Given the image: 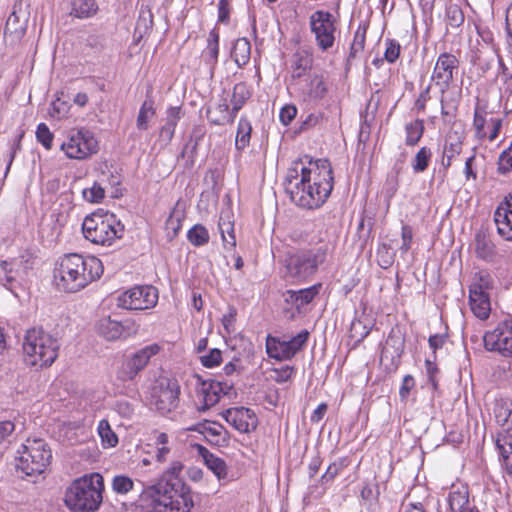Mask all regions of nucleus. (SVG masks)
<instances>
[{
	"instance_id": "1",
	"label": "nucleus",
	"mask_w": 512,
	"mask_h": 512,
	"mask_svg": "<svg viewBox=\"0 0 512 512\" xmlns=\"http://www.w3.org/2000/svg\"><path fill=\"white\" fill-rule=\"evenodd\" d=\"M310 167L288 170L285 192L296 206L315 210L322 207L334 188V172L327 158L310 159Z\"/></svg>"
},
{
	"instance_id": "2",
	"label": "nucleus",
	"mask_w": 512,
	"mask_h": 512,
	"mask_svg": "<svg viewBox=\"0 0 512 512\" xmlns=\"http://www.w3.org/2000/svg\"><path fill=\"white\" fill-rule=\"evenodd\" d=\"M184 465L170 464L158 481L143 491L152 498L151 512H190L193 498L190 487L180 477Z\"/></svg>"
},
{
	"instance_id": "3",
	"label": "nucleus",
	"mask_w": 512,
	"mask_h": 512,
	"mask_svg": "<svg viewBox=\"0 0 512 512\" xmlns=\"http://www.w3.org/2000/svg\"><path fill=\"white\" fill-rule=\"evenodd\" d=\"M103 274V264L95 256L83 257L77 253L66 254L60 258L55 270L58 288L68 293L84 289Z\"/></svg>"
},
{
	"instance_id": "4",
	"label": "nucleus",
	"mask_w": 512,
	"mask_h": 512,
	"mask_svg": "<svg viewBox=\"0 0 512 512\" xmlns=\"http://www.w3.org/2000/svg\"><path fill=\"white\" fill-rule=\"evenodd\" d=\"M104 480L99 473L84 475L72 482L65 493V504L73 512H95L103 500Z\"/></svg>"
},
{
	"instance_id": "5",
	"label": "nucleus",
	"mask_w": 512,
	"mask_h": 512,
	"mask_svg": "<svg viewBox=\"0 0 512 512\" xmlns=\"http://www.w3.org/2000/svg\"><path fill=\"white\" fill-rule=\"evenodd\" d=\"M328 254V244L325 243L289 252L284 260L285 277L293 282L310 280L326 262Z\"/></svg>"
},
{
	"instance_id": "6",
	"label": "nucleus",
	"mask_w": 512,
	"mask_h": 512,
	"mask_svg": "<svg viewBox=\"0 0 512 512\" xmlns=\"http://www.w3.org/2000/svg\"><path fill=\"white\" fill-rule=\"evenodd\" d=\"M59 340L42 328H32L26 332L23 351L28 365L50 367L58 357Z\"/></svg>"
},
{
	"instance_id": "7",
	"label": "nucleus",
	"mask_w": 512,
	"mask_h": 512,
	"mask_svg": "<svg viewBox=\"0 0 512 512\" xmlns=\"http://www.w3.org/2000/svg\"><path fill=\"white\" fill-rule=\"evenodd\" d=\"M84 237L91 243L111 245L115 239L121 238L124 225L110 213H92L82 223Z\"/></svg>"
},
{
	"instance_id": "8",
	"label": "nucleus",
	"mask_w": 512,
	"mask_h": 512,
	"mask_svg": "<svg viewBox=\"0 0 512 512\" xmlns=\"http://www.w3.org/2000/svg\"><path fill=\"white\" fill-rule=\"evenodd\" d=\"M17 454L16 469L24 476L40 475L52 459L51 449L43 439H27Z\"/></svg>"
},
{
	"instance_id": "9",
	"label": "nucleus",
	"mask_w": 512,
	"mask_h": 512,
	"mask_svg": "<svg viewBox=\"0 0 512 512\" xmlns=\"http://www.w3.org/2000/svg\"><path fill=\"white\" fill-rule=\"evenodd\" d=\"M309 331L301 330L289 340H281L279 337L268 335L266 338V353L270 358L278 361L292 359L307 344Z\"/></svg>"
},
{
	"instance_id": "10",
	"label": "nucleus",
	"mask_w": 512,
	"mask_h": 512,
	"mask_svg": "<svg viewBox=\"0 0 512 512\" xmlns=\"http://www.w3.org/2000/svg\"><path fill=\"white\" fill-rule=\"evenodd\" d=\"M158 302V290L152 285L134 286L117 297V306L127 310L153 308Z\"/></svg>"
},
{
	"instance_id": "11",
	"label": "nucleus",
	"mask_w": 512,
	"mask_h": 512,
	"mask_svg": "<svg viewBox=\"0 0 512 512\" xmlns=\"http://www.w3.org/2000/svg\"><path fill=\"white\" fill-rule=\"evenodd\" d=\"M335 18L329 11L317 10L309 17L311 32L315 35L318 48L327 51L335 42Z\"/></svg>"
},
{
	"instance_id": "12",
	"label": "nucleus",
	"mask_w": 512,
	"mask_h": 512,
	"mask_svg": "<svg viewBox=\"0 0 512 512\" xmlns=\"http://www.w3.org/2000/svg\"><path fill=\"white\" fill-rule=\"evenodd\" d=\"M60 148L68 158L84 159L97 153L98 142L89 130L80 129L72 131Z\"/></svg>"
},
{
	"instance_id": "13",
	"label": "nucleus",
	"mask_w": 512,
	"mask_h": 512,
	"mask_svg": "<svg viewBox=\"0 0 512 512\" xmlns=\"http://www.w3.org/2000/svg\"><path fill=\"white\" fill-rule=\"evenodd\" d=\"M159 351L158 344H151L127 356L118 371V379L123 382L134 380L148 365L151 357L158 354Z\"/></svg>"
},
{
	"instance_id": "14",
	"label": "nucleus",
	"mask_w": 512,
	"mask_h": 512,
	"mask_svg": "<svg viewBox=\"0 0 512 512\" xmlns=\"http://www.w3.org/2000/svg\"><path fill=\"white\" fill-rule=\"evenodd\" d=\"M483 342L487 350L512 357V317L507 316L494 330L486 332Z\"/></svg>"
},
{
	"instance_id": "15",
	"label": "nucleus",
	"mask_w": 512,
	"mask_h": 512,
	"mask_svg": "<svg viewBox=\"0 0 512 512\" xmlns=\"http://www.w3.org/2000/svg\"><path fill=\"white\" fill-rule=\"evenodd\" d=\"M180 386L175 379H164L152 390V404L165 415L178 407Z\"/></svg>"
},
{
	"instance_id": "16",
	"label": "nucleus",
	"mask_w": 512,
	"mask_h": 512,
	"mask_svg": "<svg viewBox=\"0 0 512 512\" xmlns=\"http://www.w3.org/2000/svg\"><path fill=\"white\" fill-rule=\"evenodd\" d=\"M405 348V336L398 327L392 328L381 351L380 360L388 371H396Z\"/></svg>"
},
{
	"instance_id": "17",
	"label": "nucleus",
	"mask_w": 512,
	"mask_h": 512,
	"mask_svg": "<svg viewBox=\"0 0 512 512\" xmlns=\"http://www.w3.org/2000/svg\"><path fill=\"white\" fill-rule=\"evenodd\" d=\"M138 326L133 320L118 321L110 316L103 317L97 322V331L99 335L108 341L118 340L135 334Z\"/></svg>"
},
{
	"instance_id": "18",
	"label": "nucleus",
	"mask_w": 512,
	"mask_h": 512,
	"mask_svg": "<svg viewBox=\"0 0 512 512\" xmlns=\"http://www.w3.org/2000/svg\"><path fill=\"white\" fill-rule=\"evenodd\" d=\"M458 59L449 53H442L439 55L431 80L440 87V92L443 95L453 81V72L458 69Z\"/></svg>"
},
{
	"instance_id": "19",
	"label": "nucleus",
	"mask_w": 512,
	"mask_h": 512,
	"mask_svg": "<svg viewBox=\"0 0 512 512\" xmlns=\"http://www.w3.org/2000/svg\"><path fill=\"white\" fill-rule=\"evenodd\" d=\"M329 84L323 73H309L301 88V96L304 102L319 104L328 94Z\"/></svg>"
},
{
	"instance_id": "20",
	"label": "nucleus",
	"mask_w": 512,
	"mask_h": 512,
	"mask_svg": "<svg viewBox=\"0 0 512 512\" xmlns=\"http://www.w3.org/2000/svg\"><path fill=\"white\" fill-rule=\"evenodd\" d=\"M222 417L240 433H250L258 426V419L254 411L243 406L223 411Z\"/></svg>"
},
{
	"instance_id": "21",
	"label": "nucleus",
	"mask_w": 512,
	"mask_h": 512,
	"mask_svg": "<svg viewBox=\"0 0 512 512\" xmlns=\"http://www.w3.org/2000/svg\"><path fill=\"white\" fill-rule=\"evenodd\" d=\"M193 377L196 379V389L203 399V403L198 410L205 412L219 402L221 393H225L223 390V382L212 379L204 380L198 374H194Z\"/></svg>"
},
{
	"instance_id": "22",
	"label": "nucleus",
	"mask_w": 512,
	"mask_h": 512,
	"mask_svg": "<svg viewBox=\"0 0 512 512\" xmlns=\"http://www.w3.org/2000/svg\"><path fill=\"white\" fill-rule=\"evenodd\" d=\"M486 290L487 285H483L482 283H473L469 289L471 311L481 320H486L491 312L490 298Z\"/></svg>"
},
{
	"instance_id": "23",
	"label": "nucleus",
	"mask_w": 512,
	"mask_h": 512,
	"mask_svg": "<svg viewBox=\"0 0 512 512\" xmlns=\"http://www.w3.org/2000/svg\"><path fill=\"white\" fill-rule=\"evenodd\" d=\"M190 430L203 434L205 439L212 445L226 447L229 444L230 433L220 423L204 420Z\"/></svg>"
},
{
	"instance_id": "24",
	"label": "nucleus",
	"mask_w": 512,
	"mask_h": 512,
	"mask_svg": "<svg viewBox=\"0 0 512 512\" xmlns=\"http://www.w3.org/2000/svg\"><path fill=\"white\" fill-rule=\"evenodd\" d=\"M321 287L322 284L317 283L300 290H287L284 293L285 302L295 307V309L300 313L303 307L310 304L315 299L319 294Z\"/></svg>"
},
{
	"instance_id": "25",
	"label": "nucleus",
	"mask_w": 512,
	"mask_h": 512,
	"mask_svg": "<svg viewBox=\"0 0 512 512\" xmlns=\"http://www.w3.org/2000/svg\"><path fill=\"white\" fill-rule=\"evenodd\" d=\"M196 448L199 456L202 457L207 468L213 472V474L220 482L227 483L232 480L228 475V467L226 462L222 458L217 457L206 447L200 444H197Z\"/></svg>"
},
{
	"instance_id": "26",
	"label": "nucleus",
	"mask_w": 512,
	"mask_h": 512,
	"mask_svg": "<svg viewBox=\"0 0 512 512\" xmlns=\"http://www.w3.org/2000/svg\"><path fill=\"white\" fill-rule=\"evenodd\" d=\"M494 222L498 234L512 241V201H503L494 212Z\"/></svg>"
},
{
	"instance_id": "27",
	"label": "nucleus",
	"mask_w": 512,
	"mask_h": 512,
	"mask_svg": "<svg viewBox=\"0 0 512 512\" xmlns=\"http://www.w3.org/2000/svg\"><path fill=\"white\" fill-rule=\"evenodd\" d=\"M206 134V128L204 125H195L192 128L189 140L187 141L183 151L181 152V157L187 156V166L192 167L195 163L197 149L200 142L203 140Z\"/></svg>"
},
{
	"instance_id": "28",
	"label": "nucleus",
	"mask_w": 512,
	"mask_h": 512,
	"mask_svg": "<svg viewBox=\"0 0 512 512\" xmlns=\"http://www.w3.org/2000/svg\"><path fill=\"white\" fill-rule=\"evenodd\" d=\"M448 503L451 512H463L469 504L468 486L464 484L452 485Z\"/></svg>"
},
{
	"instance_id": "29",
	"label": "nucleus",
	"mask_w": 512,
	"mask_h": 512,
	"mask_svg": "<svg viewBox=\"0 0 512 512\" xmlns=\"http://www.w3.org/2000/svg\"><path fill=\"white\" fill-rule=\"evenodd\" d=\"M455 139L449 143H446L443 151V157H442V167L443 169L439 171V173H442V180L446 177L447 170L452 164L453 159L458 156L462 151V144L463 141L461 139V136H459L457 133H454Z\"/></svg>"
},
{
	"instance_id": "30",
	"label": "nucleus",
	"mask_w": 512,
	"mask_h": 512,
	"mask_svg": "<svg viewBox=\"0 0 512 512\" xmlns=\"http://www.w3.org/2000/svg\"><path fill=\"white\" fill-rule=\"evenodd\" d=\"M219 30L213 28L208 35L206 48L203 50V58L207 65L214 68L218 63L219 56Z\"/></svg>"
},
{
	"instance_id": "31",
	"label": "nucleus",
	"mask_w": 512,
	"mask_h": 512,
	"mask_svg": "<svg viewBox=\"0 0 512 512\" xmlns=\"http://www.w3.org/2000/svg\"><path fill=\"white\" fill-rule=\"evenodd\" d=\"M313 65V57L306 51L296 52L293 55L291 64L292 78L300 79L308 75L307 72L311 70Z\"/></svg>"
},
{
	"instance_id": "32",
	"label": "nucleus",
	"mask_w": 512,
	"mask_h": 512,
	"mask_svg": "<svg viewBox=\"0 0 512 512\" xmlns=\"http://www.w3.org/2000/svg\"><path fill=\"white\" fill-rule=\"evenodd\" d=\"M251 55V44L247 38H238L231 50V57L238 67L245 66Z\"/></svg>"
},
{
	"instance_id": "33",
	"label": "nucleus",
	"mask_w": 512,
	"mask_h": 512,
	"mask_svg": "<svg viewBox=\"0 0 512 512\" xmlns=\"http://www.w3.org/2000/svg\"><path fill=\"white\" fill-rule=\"evenodd\" d=\"M206 117L212 125L223 126L231 124L229 117V105L226 99H223L216 107L207 109Z\"/></svg>"
},
{
	"instance_id": "34",
	"label": "nucleus",
	"mask_w": 512,
	"mask_h": 512,
	"mask_svg": "<svg viewBox=\"0 0 512 512\" xmlns=\"http://www.w3.org/2000/svg\"><path fill=\"white\" fill-rule=\"evenodd\" d=\"M251 133V122L246 117L242 116L238 122L237 133L235 138V148L238 152L244 151L249 146Z\"/></svg>"
},
{
	"instance_id": "35",
	"label": "nucleus",
	"mask_w": 512,
	"mask_h": 512,
	"mask_svg": "<svg viewBox=\"0 0 512 512\" xmlns=\"http://www.w3.org/2000/svg\"><path fill=\"white\" fill-rule=\"evenodd\" d=\"M475 251L477 257L491 261L495 255V246L484 233L478 232L475 235Z\"/></svg>"
},
{
	"instance_id": "36",
	"label": "nucleus",
	"mask_w": 512,
	"mask_h": 512,
	"mask_svg": "<svg viewBox=\"0 0 512 512\" xmlns=\"http://www.w3.org/2000/svg\"><path fill=\"white\" fill-rule=\"evenodd\" d=\"M505 470L512 476V442L506 436L498 437L495 442Z\"/></svg>"
},
{
	"instance_id": "37",
	"label": "nucleus",
	"mask_w": 512,
	"mask_h": 512,
	"mask_svg": "<svg viewBox=\"0 0 512 512\" xmlns=\"http://www.w3.org/2000/svg\"><path fill=\"white\" fill-rule=\"evenodd\" d=\"M96 0H72V14L77 18H89L98 11Z\"/></svg>"
},
{
	"instance_id": "38",
	"label": "nucleus",
	"mask_w": 512,
	"mask_h": 512,
	"mask_svg": "<svg viewBox=\"0 0 512 512\" xmlns=\"http://www.w3.org/2000/svg\"><path fill=\"white\" fill-rule=\"evenodd\" d=\"M425 131L424 121L422 119H416L405 125V144L407 146H416L422 138Z\"/></svg>"
},
{
	"instance_id": "39",
	"label": "nucleus",
	"mask_w": 512,
	"mask_h": 512,
	"mask_svg": "<svg viewBox=\"0 0 512 512\" xmlns=\"http://www.w3.org/2000/svg\"><path fill=\"white\" fill-rule=\"evenodd\" d=\"M187 239L191 245L201 247L206 245L210 240L207 228L202 224H195L187 232Z\"/></svg>"
},
{
	"instance_id": "40",
	"label": "nucleus",
	"mask_w": 512,
	"mask_h": 512,
	"mask_svg": "<svg viewBox=\"0 0 512 512\" xmlns=\"http://www.w3.org/2000/svg\"><path fill=\"white\" fill-rule=\"evenodd\" d=\"M103 447L112 448L118 444V436L112 430L109 422L102 419L97 428Z\"/></svg>"
},
{
	"instance_id": "41",
	"label": "nucleus",
	"mask_w": 512,
	"mask_h": 512,
	"mask_svg": "<svg viewBox=\"0 0 512 512\" xmlns=\"http://www.w3.org/2000/svg\"><path fill=\"white\" fill-rule=\"evenodd\" d=\"M327 121V117L324 112L316 111L308 114L304 119H301L299 127L296 129V133H302L308 131L316 126L322 125Z\"/></svg>"
},
{
	"instance_id": "42",
	"label": "nucleus",
	"mask_w": 512,
	"mask_h": 512,
	"mask_svg": "<svg viewBox=\"0 0 512 512\" xmlns=\"http://www.w3.org/2000/svg\"><path fill=\"white\" fill-rule=\"evenodd\" d=\"M155 115L154 102L152 99L145 100L139 110L136 125L139 130L145 131L148 129V120Z\"/></svg>"
},
{
	"instance_id": "43",
	"label": "nucleus",
	"mask_w": 512,
	"mask_h": 512,
	"mask_svg": "<svg viewBox=\"0 0 512 512\" xmlns=\"http://www.w3.org/2000/svg\"><path fill=\"white\" fill-rule=\"evenodd\" d=\"M367 29V24H360L358 26L350 47L348 59L355 58L359 52L363 51L365 47Z\"/></svg>"
},
{
	"instance_id": "44",
	"label": "nucleus",
	"mask_w": 512,
	"mask_h": 512,
	"mask_svg": "<svg viewBox=\"0 0 512 512\" xmlns=\"http://www.w3.org/2000/svg\"><path fill=\"white\" fill-rule=\"evenodd\" d=\"M432 157L431 149L424 146L420 148V150L416 153L414 159L412 160V168L415 173L424 172L430 163Z\"/></svg>"
},
{
	"instance_id": "45",
	"label": "nucleus",
	"mask_w": 512,
	"mask_h": 512,
	"mask_svg": "<svg viewBox=\"0 0 512 512\" xmlns=\"http://www.w3.org/2000/svg\"><path fill=\"white\" fill-rule=\"evenodd\" d=\"M347 466L348 460L346 457L339 458L338 460L331 463L320 478L321 484L332 482L335 477Z\"/></svg>"
},
{
	"instance_id": "46",
	"label": "nucleus",
	"mask_w": 512,
	"mask_h": 512,
	"mask_svg": "<svg viewBox=\"0 0 512 512\" xmlns=\"http://www.w3.org/2000/svg\"><path fill=\"white\" fill-rule=\"evenodd\" d=\"M223 246L225 249L234 248L236 246V239L234 235V225L230 221L219 222L218 224Z\"/></svg>"
},
{
	"instance_id": "47",
	"label": "nucleus",
	"mask_w": 512,
	"mask_h": 512,
	"mask_svg": "<svg viewBox=\"0 0 512 512\" xmlns=\"http://www.w3.org/2000/svg\"><path fill=\"white\" fill-rule=\"evenodd\" d=\"M25 32L24 23L20 22V17L17 15L15 11H13L5 24L4 34L16 35L17 37L22 36Z\"/></svg>"
},
{
	"instance_id": "48",
	"label": "nucleus",
	"mask_w": 512,
	"mask_h": 512,
	"mask_svg": "<svg viewBox=\"0 0 512 512\" xmlns=\"http://www.w3.org/2000/svg\"><path fill=\"white\" fill-rule=\"evenodd\" d=\"M112 489L117 494L125 495L134 489V482L126 475H116L112 479Z\"/></svg>"
},
{
	"instance_id": "49",
	"label": "nucleus",
	"mask_w": 512,
	"mask_h": 512,
	"mask_svg": "<svg viewBox=\"0 0 512 512\" xmlns=\"http://www.w3.org/2000/svg\"><path fill=\"white\" fill-rule=\"evenodd\" d=\"M446 19L448 25L458 28L464 22V14L458 5L451 4L446 8Z\"/></svg>"
},
{
	"instance_id": "50",
	"label": "nucleus",
	"mask_w": 512,
	"mask_h": 512,
	"mask_svg": "<svg viewBox=\"0 0 512 512\" xmlns=\"http://www.w3.org/2000/svg\"><path fill=\"white\" fill-rule=\"evenodd\" d=\"M53 138V133L45 123L37 125L36 139L46 150H50L52 148Z\"/></svg>"
},
{
	"instance_id": "51",
	"label": "nucleus",
	"mask_w": 512,
	"mask_h": 512,
	"mask_svg": "<svg viewBox=\"0 0 512 512\" xmlns=\"http://www.w3.org/2000/svg\"><path fill=\"white\" fill-rule=\"evenodd\" d=\"M105 197V191L102 186L94 182L92 187L83 190V198L91 203H100Z\"/></svg>"
},
{
	"instance_id": "52",
	"label": "nucleus",
	"mask_w": 512,
	"mask_h": 512,
	"mask_svg": "<svg viewBox=\"0 0 512 512\" xmlns=\"http://www.w3.org/2000/svg\"><path fill=\"white\" fill-rule=\"evenodd\" d=\"M371 330L370 322H366L362 319H355L351 323L350 333L351 337H359V340L364 339Z\"/></svg>"
},
{
	"instance_id": "53",
	"label": "nucleus",
	"mask_w": 512,
	"mask_h": 512,
	"mask_svg": "<svg viewBox=\"0 0 512 512\" xmlns=\"http://www.w3.org/2000/svg\"><path fill=\"white\" fill-rule=\"evenodd\" d=\"M221 362L222 352L218 348H213L207 354L200 356V363L206 368L217 367Z\"/></svg>"
},
{
	"instance_id": "54",
	"label": "nucleus",
	"mask_w": 512,
	"mask_h": 512,
	"mask_svg": "<svg viewBox=\"0 0 512 512\" xmlns=\"http://www.w3.org/2000/svg\"><path fill=\"white\" fill-rule=\"evenodd\" d=\"M386 49L384 52V59L388 63H395L400 56L401 46L395 39L385 40Z\"/></svg>"
},
{
	"instance_id": "55",
	"label": "nucleus",
	"mask_w": 512,
	"mask_h": 512,
	"mask_svg": "<svg viewBox=\"0 0 512 512\" xmlns=\"http://www.w3.org/2000/svg\"><path fill=\"white\" fill-rule=\"evenodd\" d=\"M250 98V92L245 83H237L233 88L231 103H237L244 106L245 102Z\"/></svg>"
},
{
	"instance_id": "56",
	"label": "nucleus",
	"mask_w": 512,
	"mask_h": 512,
	"mask_svg": "<svg viewBox=\"0 0 512 512\" xmlns=\"http://www.w3.org/2000/svg\"><path fill=\"white\" fill-rule=\"evenodd\" d=\"M153 25V15L151 11L140 12L138 17L135 31L139 33L140 36L146 34Z\"/></svg>"
},
{
	"instance_id": "57",
	"label": "nucleus",
	"mask_w": 512,
	"mask_h": 512,
	"mask_svg": "<svg viewBox=\"0 0 512 512\" xmlns=\"http://www.w3.org/2000/svg\"><path fill=\"white\" fill-rule=\"evenodd\" d=\"M185 112L181 106H170L166 110L165 125L176 129L178 122L184 117Z\"/></svg>"
},
{
	"instance_id": "58",
	"label": "nucleus",
	"mask_w": 512,
	"mask_h": 512,
	"mask_svg": "<svg viewBox=\"0 0 512 512\" xmlns=\"http://www.w3.org/2000/svg\"><path fill=\"white\" fill-rule=\"evenodd\" d=\"M508 402L509 401H503L497 403L494 409L496 420L502 426L509 424L511 409L508 407Z\"/></svg>"
},
{
	"instance_id": "59",
	"label": "nucleus",
	"mask_w": 512,
	"mask_h": 512,
	"mask_svg": "<svg viewBox=\"0 0 512 512\" xmlns=\"http://www.w3.org/2000/svg\"><path fill=\"white\" fill-rule=\"evenodd\" d=\"M378 264L384 268H389L394 262V253L390 251V248L383 244L377 251Z\"/></svg>"
},
{
	"instance_id": "60",
	"label": "nucleus",
	"mask_w": 512,
	"mask_h": 512,
	"mask_svg": "<svg viewBox=\"0 0 512 512\" xmlns=\"http://www.w3.org/2000/svg\"><path fill=\"white\" fill-rule=\"evenodd\" d=\"M498 165V170L502 174L512 171V143L500 154Z\"/></svg>"
},
{
	"instance_id": "61",
	"label": "nucleus",
	"mask_w": 512,
	"mask_h": 512,
	"mask_svg": "<svg viewBox=\"0 0 512 512\" xmlns=\"http://www.w3.org/2000/svg\"><path fill=\"white\" fill-rule=\"evenodd\" d=\"M297 108L293 104H287L280 110L279 118L283 125L288 126L296 117Z\"/></svg>"
},
{
	"instance_id": "62",
	"label": "nucleus",
	"mask_w": 512,
	"mask_h": 512,
	"mask_svg": "<svg viewBox=\"0 0 512 512\" xmlns=\"http://www.w3.org/2000/svg\"><path fill=\"white\" fill-rule=\"evenodd\" d=\"M425 368L428 376V382L431 384L434 391L438 390L437 374L439 369L437 365L429 359L425 360Z\"/></svg>"
},
{
	"instance_id": "63",
	"label": "nucleus",
	"mask_w": 512,
	"mask_h": 512,
	"mask_svg": "<svg viewBox=\"0 0 512 512\" xmlns=\"http://www.w3.org/2000/svg\"><path fill=\"white\" fill-rule=\"evenodd\" d=\"M115 411L124 418H131L134 414V406L127 400H117L114 405Z\"/></svg>"
},
{
	"instance_id": "64",
	"label": "nucleus",
	"mask_w": 512,
	"mask_h": 512,
	"mask_svg": "<svg viewBox=\"0 0 512 512\" xmlns=\"http://www.w3.org/2000/svg\"><path fill=\"white\" fill-rule=\"evenodd\" d=\"M505 30L507 49L512 54V5L506 11Z\"/></svg>"
}]
</instances>
